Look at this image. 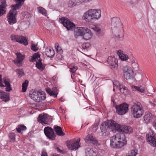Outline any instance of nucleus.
Returning <instances> with one entry per match:
<instances>
[{
  "instance_id": "4c0bfd02",
  "label": "nucleus",
  "mask_w": 156,
  "mask_h": 156,
  "mask_svg": "<svg viewBox=\"0 0 156 156\" xmlns=\"http://www.w3.org/2000/svg\"><path fill=\"white\" fill-rule=\"evenodd\" d=\"M28 81L26 80L22 84V89L23 92H25L27 90V87L28 86Z\"/></svg>"
},
{
  "instance_id": "5701e85b",
  "label": "nucleus",
  "mask_w": 156,
  "mask_h": 156,
  "mask_svg": "<svg viewBox=\"0 0 156 156\" xmlns=\"http://www.w3.org/2000/svg\"><path fill=\"white\" fill-rule=\"evenodd\" d=\"M56 134L59 136H64L65 134L62 131L61 127L57 125H55L53 127V130Z\"/></svg>"
},
{
  "instance_id": "5fc2aeb1",
  "label": "nucleus",
  "mask_w": 156,
  "mask_h": 156,
  "mask_svg": "<svg viewBox=\"0 0 156 156\" xmlns=\"http://www.w3.org/2000/svg\"><path fill=\"white\" fill-rule=\"evenodd\" d=\"M92 156H101L100 154L97 151H96Z\"/></svg>"
},
{
  "instance_id": "09e8293b",
  "label": "nucleus",
  "mask_w": 156,
  "mask_h": 156,
  "mask_svg": "<svg viewBox=\"0 0 156 156\" xmlns=\"http://www.w3.org/2000/svg\"><path fill=\"white\" fill-rule=\"evenodd\" d=\"M113 84L114 86H115L116 87H117L118 88L119 87V86L121 85H120V83L119 82L116 80L114 81L113 82Z\"/></svg>"
},
{
  "instance_id": "864d4df0",
  "label": "nucleus",
  "mask_w": 156,
  "mask_h": 156,
  "mask_svg": "<svg viewBox=\"0 0 156 156\" xmlns=\"http://www.w3.org/2000/svg\"><path fill=\"white\" fill-rule=\"evenodd\" d=\"M4 85L2 83V75L0 74V87H3Z\"/></svg>"
},
{
  "instance_id": "2f4dec72",
  "label": "nucleus",
  "mask_w": 156,
  "mask_h": 156,
  "mask_svg": "<svg viewBox=\"0 0 156 156\" xmlns=\"http://www.w3.org/2000/svg\"><path fill=\"white\" fill-rule=\"evenodd\" d=\"M40 55L39 53L37 52L34 54L31 57L30 61L31 62H34L36 61L37 59H40Z\"/></svg>"
},
{
  "instance_id": "6ab92c4d",
  "label": "nucleus",
  "mask_w": 156,
  "mask_h": 156,
  "mask_svg": "<svg viewBox=\"0 0 156 156\" xmlns=\"http://www.w3.org/2000/svg\"><path fill=\"white\" fill-rule=\"evenodd\" d=\"M143 122L145 123H148L152 120V114L149 112H146L143 117Z\"/></svg>"
},
{
  "instance_id": "cd10ccee",
  "label": "nucleus",
  "mask_w": 156,
  "mask_h": 156,
  "mask_svg": "<svg viewBox=\"0 0 156 156\" xmlns=\"http://www.w3.org/2000/svg\"><path fill=\"white\" fill-rule=\"evenodd\" d=\"M45 53L47 56L49 58L52 57L55 54L54 50L51 48H47L46 49Z\"/></svg>"
},
{
  "instance_id": "f257e3e1",
  "label": "nucleus",
  "mask_w": 156,
  "mask_h": 156,
  "mask_svg": "<svg viewBox=\"0 0 156 156\" xmlns=\"http://www.w3.org/2000/svg\"><path fill=\"white\" fill-rule=\"evenodd\" d=\"M110 146L113 148L119 149L125 145L127 143L124 133H119L110 138Z\"/></svg>"
},
{
  "instance_id": "4468645a",
  "label": "nucleus",
  "mask_w": 156,
  "mask_h": 156,
  "mask_svg": "<svg viewBox=\"0 0 156 156\" xmlns=\"http://www.w3.org/2000/svg\"><path fill=\"white\" fill-rule=\"evenodd\" d=\"M16 58L13 60L14 63L17 65H21L22 62L25 58V56L20 53H16Z\"/></svg>"
},
{
  "instance_id": "7ed1b4c3",
  "label": "nucleus",
  "mask_w": 156,
  "mask_h": 156,
  "mask_svg": "<svg viewBox=\"0 0 156 156\" xmlns=\"http://www.w3.org/2000/svg\"><path fill=\"white\" fill-rule=\"evenodd\" d=\"M101 15L100 10L90 9L84 13L83 19L87 22H90L93 20L98 19L101 16Z\"/></svg>"
},
{
  "instance_id": "393cba45",
  "label": "nucleus",
  "mask_w": 156,
  "mask_h": 156,
  "mask_svg": "<svg viewBox=\"0 0 156 156\" xmlns=\"http://www.w3.org/2000/svg\"><path fill=\"white\" fill-rule=\"evenodd\" d=\"M92 35L93 34L90 30L87 28L83 36L84 39L88 40L92 38Z\"/></svg>"
},
{
  "instance_id": "de8ad7c7",
  "label": "nucleus",
  "mask_w": 156,
  "mask_h": 156,
  "mask_svg": "<svg viewBox=\"0 0 156 156\" xmlns=\"http://www.w3.org/2000/svg\"><path fill=\"white\" fill-rule=\"evenodd\" d=\"M126 87L124 86L123 85H121L119 86V88L120 89V91L123 94V92H124V89H125Z\"/></svg>"
},
{
  "instance_id": "6e6d98bb",
  "label": "nucleus",
  "mask_w": 156,
  "mask_h": 156,
  "mask_svg": "<svg viewBox=\"0 0 156 156\" xmlns=\"http://www.w3.org/2000/svg\"><path fill=\"white\" fill-rule=\"evenodd\" d=\"M52 156H59V155L57 154H53Z\"/></svg>"
},
{
  "instance_id": "412c9836",
  "label": "nucleus",
  "mask_w": 156,
  "mask_h": 156,
  "mask_svg": "<svg viewBox=\"0 0 156 156\" xmlns=\"http://www.w3.org/2000/svg\"><path fill=\"white\" fill-rule=\"evenodd\" d=\"M4 83L5 84V86L6 87L5 88L6 91H9L12 90V88L11 87L10 83L11 81L9 79L6 77H4L3 79Z\"/></svg>"
},
{
  "instance_id": "a19ab883",
  "label": "nucleus",
  "mask_w": 156,
  "mask_h": 156,
  "mask_svg": "<svg viewBox=\"0 0 156 156\" xmlns=\"http://www.w3.org/2000/svg\"><path fill=\"white\" fill-rule=\"evenodd\" d=\"M16 71L18 75V77L20 78L23 75L24 73L22 69H17Z\"/></svg>"
},
{
  "instance_id": "a211bd4d",
  "label": "nucleus",
  "mask_w": 156,
  "mask_h": 156,
  "mask_svg": "<svg viewBox=\"0 0 156 156\" xmlns=\"http://www.w3.org/2000/svg\"><path fill=\"white\" fill-rule=\"evenodd\" d=\"M84 140L87 143H92L94 144L98 142L92 134H89L86 136Z\"/></svg>"
},
{
  "instance_id": "3c124183",
  "label": "nucleus",
  "mask_w": 156,
  "mask_h": 156,
  "mask_svg": "<svg viewBox=\"0 0 156 156\" xmlns=\"http://www.w3.org/2000/svg\"><path fill=\"white\" fill-rule=\"evenodd\" d=\"M41 156H48V154L45 150H43L42 151Z\"/></svg>"
},
{
  "instance_id": "052dcab7",
  "label": "nucleus",
  "mask_w": 156,
  "mask_h": 156,
  "mask_svg": "<svg viewBox=\"0 0 156 156\" xmlns=\"http://www.w3.org/2000/svg\"><path fill=\"white\" fill-rule=\"evenodd\" d=\"M112 101H113V103H114V101H113V100H112Z\"/></svg>"
},
{
  "instance_id": "39448f33",
  "label": "nucleus",
  "mask_w": 156,
  "mask_h": 156,
  "mask_svg": "<svg viewBox=\"0 0 156 156\" xmlns=\"http://www.w3.org/2000/svg\"><path fill=\"white\" fill-rule=\"evenodd\" d=\"M43 92L40 90H32L30 92V97L34 101L39 102L44 100L46 96L43 94Z\"/></svg>"
},
{
  "instance_id": "4be33fe9",
  "label": "nucleus",
  "mask_w": 156,
  "mask_h": 156,
  "mask_svg": "<svg viewBox=\"0 0 156 156\" xmlns=\"http://www.w3.org/2000/svg\"><path fill=\"white\" fill-rule=\"evenodd\" d=\"M120 23V19L118 17H113L111 20V26L112 30L113 28L117 27Z\"/></svg>"
},
{
  "instance_id": "6e6552de",
  "label": "nucleus",
  "mask_w": 156,
  "mask_h": 156,
  "mask_svg": "<svg viewBox=\"0 0 156 156\" xmlns=\"http://www.w3.org/2000/svg\"><path fill=\"white\" fill-rule=\"evenodd\" d=\"M59 21L68 30H73L75 27L74 24L64 17L60 19L59 20Z\"/></svg>"
},
{
  "instance_id": "20e7f679",
  "label": "nucleus",
  "mask_w": 156,
  "mask_h": 156,
  "mask_svg": "<svg viewBox=\"0 0 156 156\" xmlns=\"http://www.w3.org/2000/svg\"><path fill=\"white\" fill-rule=\"evenodd\" d=\"M131 114L135 118H139L143 115L144 111L142 105L140 103H134L131 106Z\"/></svg>"
},
{
  "instance_id": "c03bdc74",
  "label": "nucleus",
  "mask_w": 156,
  "mask_h": 156,
  "mask_svg": "<svg viewBox=\"0 0 156 156\" xmlns=\"http://www.w3.org/2000/svg\"><path fill=\"white\" fill-rule=\"evenodd\" d=\"M31 48L32 50L34 51H37L38 49L37 44H32Z\"/></svg>"
},
{
  "instance_id": "603ef678",
  "label": "nucleus",
  "mask_w": 156,
  "mask_h": 156,
  "mask_svg": "<svg viewBox=\"0 0 156 156\" xmlns=\"http://www.w3.org/2000/svg\"><path fill=\"white\" fill-rule=\"evenodd\" d=\"M129 93V91L128 90V89L126 87V88L124 89V92H123V94L125 95H126Z\"/></svg>"
},
{
  "instance_id": "f03ea898",
  "label": "nucleus",
  "mask_w": 156,
  "mask_h": 156,
  "mask_svg": "<svg viewBox=\"0 0 156 156\" xmlns=\"http://www.w3.org/2000/svg\"><path fill=\"white\" fill-rule=\"evenodd\" d=\"M119 124L112 120H107L102 123L100 126L101 132L103 136L108 135L109 132L107 130L108 128L111 129L112 131L118 129Z\"/></svg>"
},
{
  "instance_id": "1a4fd4ad",
  "label": "nucleus",
  "mask_w": 156,
  "mask_h": 156,
  "mask_svg": "<svg viewBox=\"0 0 156 156\" xmlns=\"http://www.w3.org/2000/svg\"><path fill=\"white\" fill-rule=\"evenodd\" d=\"M17 12L16 10L12 9L9 11L8 15V20L9 24L13 25L16 22L15 16L17 14Z\"/></svg>"
},
{
  "instance_id": "bf43d9fd",
  "label": "nucleus",
  "mask_w": 156,
  "mask_h": 156,
  "mask_svg": "<svg viewBox=\"0 0 156 156\" xmlns=\"http://www.w3.org/2000/svg\"><path fill=\"white\" fill-rule=\"evenodd\" d=\"M113 91H114V90H115V89H114V88H113Z\"/></svg>"
},
{
  "instance_id": "4d7b16f0",
  "label": "nucleus",
  "mask_w": 156,
  "mask_h": 156,
  "mask_svg": "<svg viewBox=\"0 0 156 156\" xmlns=\"http://www.w3.org/2000/svg\"><path fill=\"white\" fill-rule=\"evenodd\" d=\"M58 150H59V151L60 152V153H62V151H61V150H60V149H58Z\"/></svg>"
},
{
  "instance_id": "ea45409f",
  "label": "nucleus",
  "mask_w": 156,
  "mask_h": 156,
  "mask_svg": "<svg viewBox=\"0 0 156 156\" xmlns=\"http://www.w3.org/2000/svg\"><path fill=\"white\" fill-rule=\"evenodd\" d=\"M55 47L56 49V51L57 52L61 54L62 52V50L61 48L59 46L58 43H55Z\"/></svg>"
},
{
  "instance_id": "13d9d810",
  "label": "nucleus",
  "mask_w": 156,
  "mask_h": 156,
  "mask_svg": "<svg viewBox=\"0 0 156 156\" xmlns=\"http://www.w3.org/2000/svg\"><path fill=\"white\" fill-rule=\"evenodd\" d=\"M71 78H72V79L73 78V76H72V75H71Z\"/></svg>"
},
{
  "instance_id": "f704fd0d",
  "label": "nucleus",
  "mask_w": 156,
  "mask_h": 156,
  "mask_svg": "<svg viewBox=\"0 0 156 156\" xmlns=\"http://www.w3.org/2000/svg\"><path fill=\"white\" fill-rule=\"evenodd\" d=\"M9 137L10 142L13 143L15 142L16 139V134L15 133H10L9 134Z\"/></svg>"
},
{
  "instance_id": "9b49d317",
  "label": "nucleus",
  "mask_w": 156,
  "mask_h": 156,
  "mask_svg": "<svg viewBox=\"0 0 156 156\" xmlns=\"http://www.w3.org/2000/svg\"><path fill=\"white\" fill-rule=\"evenodd\" d=\"M80 141V138H78L76 140L70 141L67 144V146L71 150H76L80 147L79 144Z\"/></svg>"
},
{
  "instance_id": "b1692460",
  "label": "nucleus",
  "mask_w": 156,
  "mask_h": 156,
  "mask_svg": "<svg viewBox=\"0 0 156 156\" xmlns=\"http://www.w3.org/2000/svg\"><path fill=\"white\" fill-rule=\"evenodd\" d=\"M0 98L5 102H7L9 100V94L8 93L5 92L3 91H0Z\"/></svg>"
},
{
  "instance_id": "7c9ffc66",
  "label": "nucleus",
  "mask_w": 156,
  "mask_h": 156,
  "mask_svg": "<svg viewBox=\"0 0 156 156\" xmlns=\"http://www.w3.org/2000/svg\"><path fill=\"white\" fill-rule=\"evenodd\" d=\"M133 72V70L129 71V72L124 73V76L127 80L132 79Z\"/></svg>"
},
{
  "instance_id": "37998d69",
  "label": "nucleus",
  "mask_w": 156,
  "mask_h": 156,
  "mask_svg": "<svg viewBox=\"0 0 156 156\" xmlns=\"http://www.w3.org/2000/svg\"><path fill=\"white\" fill-rule=\"evenodd\" d=\"M77 67L76 66H73L72 67L70 68V71L73 74L77 70Z\"/></svg>"
},
{
  "instance_id": "c85d7f7f",
  "label": "nucleus",
  "mask_w": 156,
  "mask_h": 156,
  "mask_svg": "<svg viewBox=\"0 0 156 156\" xmlns=\"http://www.w3.org/2000/svg\"><path fill=\"white\" fill-rule=\"evenodd\" d=\"M117 54L122 60L126 61L129 58L128 56L124 54L123 53V51L121 50H119L118 51Z\"/></svg>"
},
{
  "instance_id": "a18cd8bd",
  "label": "nucleus",
  "mask_w": 156,
  "mask_h": 156,
  "mask_svg": "<svg viewBox=\"0 0 156 156\" xmlns=\"http://www.w3.org/2000/svg\"><path fill=\"white\" fill-rule=\"evenodd\" d=\"M1 3L2 4V6L4 9L7 6V5L6 4V0H0Z\"/></svg>"
},
{
  "instance_id": "2eb2a0df",
  "label": "nucleus",
  "mask_w": 156,
  "mask_h": 156,
  "mask_svg": "<svg viewBox=\"0 0 156 156\" xmlns=\"http://www.w3.org/2000/svg\"><path fill=\"white\" fill-rule=\"evenodd\" d=\"M92 0H69L68 2V5L69 7L72 8L76 6L79 3L83 2H90Z\"/></svg>"
},
{
  "instance_id": "a878e982",
  "label": "nucleus",
  "mask_w": 156,
  "mask_h": 156,
  "mask_svg": "<svg viewBox=\"0 0 156 156\" xmlns=\"http://www.w3.org/2000/svg\"><path fill=\"white\" fill-rule=\"evenodd\" d=\"M46 92L50 96H53L54 97H56L57 96L58 92L57 89L56 87H53L52 90L49 88H48L46 90Z\"/></svg>"
},
{
  "instance_id": "e433bc0d",
  "label": "nucleus",
  "mask_w": 156,
  "mask_h": 156,
  "mask_svg": "<svg viewBox=\"0 0 156 156\" xmlns=\"http://www.w3.org/2000/svg\"><path fill=\"white\" fill-rule=\"evenodd\" d=\"M39 12L41 13L42 15L46 16L47 15V12L46 10L42 7H40L38 8Z\"/></svg>"
},
{
  "instance_id": "aec40b11",
  "label": "nucleus",
  "mask_w": 156,
  "mask_h": 156,
  "mask_svg": "<svg viewBox=\"0 0 156 156\" xmlns=\"http://www.w3.org/2000/svg\"><path fill=\"white\" fill-rule=\"evenodd\" d=\"M16 4L15 5H11L12 9L16 10L20 8L23 5L25 0H14Z\"/></svg>"
},
{
  "instance_id": "473e14b6",
  "label": "nucleus",
  "mask_w": 156,
  "mask_h": 156,
  "mask_svg": "<svg viewBox=\"0 0 156 156\" xmlns=\"http://www.w3.org/2000/svg\"><path fill=\"white\" fill-rule=\"evenodd\" d=\"M132 87L133 89H134L141 93H144L145 91L144 87L142 86L139 87L135 86H132Z\"/></svg>"
},
{
  "instance_id": "c756f323",
  "label": "nucleus",
  "mask_w": 156,
  "mask_h": 156,
  "mask_svg": "<svg viewBox=\"0 0 156 156\" xmlns=\"http://www.w3.org/2000/svg\"><path fill=\"white\" fill-rule=\"evenodd\" d=\"M41 61V59H39L38 61L36 62V66L38 69L42 71L44 69L45 66L43 65Z\"/></svg>"
},
{
  "instance_id": "72a5a7b5",
  "label": "nucleus",
  "mask_w": 156,
  "mask_h": 156,
  "mask_svg": "<svg viewBox=\"0 0 156 156\" xmlns=\"http://www.w3.org/2000/svg\"><path fill=\"white\" fill-rule=\"evenodd\" d=\"M16 129L19 133H20L22 131L25 130L27 129L26 127L23 125H19Z\"/></svg>"
},
{
  "instance_id": "8fccbe9b",
  "label": "nucleus",
  "mask_w": 156,
  "mask_h": 156,
  "mask_svg": "<svg viewBox=\"0 0 156 156\" xmlns=\"http://www.w3.org/2000/svg\"><path fill=\"white\" fill-rule=\"evenodd\" d=\"M93 29L94 31L97 32H99L101 30L97 26H94Z\"/></svg>"
},
{
  "instance_id": "58836bf2",
  "label": "nucleus",
  "mask_w": 156,
  "mask_h": 156,
  "mask_svg": "<svg viewBox=\"0 0 156 156\" xmlns=\"http://www.w3.org/2000/svg\"><path fill=\"white\" fill-rule=\"evenodd\" d=\"M137 150L134 149L131 150L128 153V155L129 156H135L137 154Z\"/></svg>"
},
{
  "instance_id": "bb28decb",
  "label": "nucleus",
  "mask_w": 156,
  "mask_h": 156,
  "mask_svg": "<svg viewBox=\"0 0 156 156\" xmlns=\"http://www.w3.org/2000/svg\"><path fill=\"white\" fill-rule=\"evenodd\" d=\"M86 156H92L96 151L93 148L88 147L85 149Z\"/></svg>"
},
{
  "instance_id": "dca6fc26",
  "label": "nucleus",
  "mask_w": 156,
  "mask_h": 156,
  "mask_svg": "<svg viewBox=\"0 0 156 156\" xmlns=\"http://www.w3.org/2000/svg\"><path fill=\"white\" fill-rule=\"evenodd\" d=\"M87 28L86 27H79L75 29L74 31V34L75 37L77 38L79 36H83Z\"/></svg>"
},
{
  "instance_id": "f3484780",
  "label": "nucleus",
  "mask_w": 156,
  "mask_h": 156,
  "mask_svg": "<svg viewBox=\"0 0 156 156\" xmlns=\"http://www.w3.org/2000/svg\"><path fill=\"white\" fill-rule=\"evenodd\" d=\"M37 121L42 124H47L48 122L47 115L44 113L40 114L37 118Z\"/></svg>"
},
{
  "instance_id": "79ce46f5",
  "label": "nucleus",
  "mask_w": 156,
  "mask_h": 156,
  "mask_svg": "<svg viewBox=\"0 0 156 156\" xmlns=\"http://www.w3.org/2000/svg\"><path fill=\"white\" fill-rule=\"evenodd\" d=\"M122 70L124 73H126L128 72H129V71L133 70L131 68L128 66H124Z\"/></svg>"
},
{
  "instance_id": "49530a36",
  "label": "nucleus",
  "mask_w": 156,
  "mask_h": 156,
  "mask_svg": "<svg viewBox=\"0 0 156 156\" xmlns=\"http://www.w3.org/2000/svg\"><path fill=\"white\" fill-rule=\"evenodd\" d=\"M5 11L4 9L0 5V16L5 13Z\"/></svg>"
},
{
  "instance_id": "ddd939ff",
  "label": "nucleus",
  "mask_w": 156,
  "mask_h": 156,
  "mask_svg": "<svg viewBox=\"0 0 156 156\" xmlns=\"http://www.w3.org/2000/svg\"><path fill=\"white\" fill-rule=\"evenodd\" d=\"M107 62L111 66L112 69H116L118 67L117 59L113 56L108 57L107 61Z\"/></svg>"
},
{
  "instance_id": "0eeeda50",
  "label": "nucleus",
  "mask_w": 156,
  "mask_h": 156,
  "mask_svg": "<svg viewBox=\"0 0 156 156\" xmlns=\"http://www.w3.org/2000/svg\"><path fill=\"white\" fill-rule=\"evenodd\" d=\"M128 108L129 105L126 103L115 106L117 113L121 115L126 114L128 111Z\"/></svg>"
},
{
  "instance_id": "9d476101",
  "label": "nucleus",
  "mask_w": 156,
  "mask_h": 156,
  "mask_svg": "<svg viewBox=\"0 0 156 156\" xmlns=\"http://www.w3.org/2000/svg\"><path fill=\"white\" fill-rule=\"evenodd\" d=\"M44 131L45 135L49 139L52 140L55 139L56 135L52 128L49 126L46 127L44 128Z\"/></svg>"
},
{
  "instance_id": "c9c22d12",
  "label": "nucleus",
  "mask_w": 156,
  "mask_h": 156,
  "mask_svg": "<svg viewBox=\"0 0 156 156\" xmlns=\"http://www.w3.org/2000/svg\"><path fill=\"white\" fill-rule=\"evenodd\" d=\"M82 47L84 50H88L90 49L91 47V45L89 43H84L82 44Z\"/></svg>"
},
{
  "instance_id": "f8f14e48",
  "label": "nucleus",
  "mask_w": 156,
  "mask_h": 156,
  "mask_svg": "<svg viewBox=\"0 0 156 156\" xmlns=\"http://www.w3.org/2000/svg\"><path fill=\"white\" fill-rule=\"evenodd\" d=\"M119 128L118 129H115L119 132H122L126 133H130L133 131L132 127L130 126H121L119 124Z\"/></svg>"
},
{
  "instance_id": "423d86ee",
  "label": "nucleus",
  "mask_w": 156,
  "mask_h": 156,
  "mask_svg": "<svg viewBox=\"0 0 156 156\" xmlns=\"http://www.w3.org/2000/svg\"><path fill=\"white\" fill-rule=\"evenodd\" d=\"M11 40L14 42L19 43L25 45H27L28 44L27 38L22 36L13 34L11 36Z\"/></svg>"
}]
</instances>
